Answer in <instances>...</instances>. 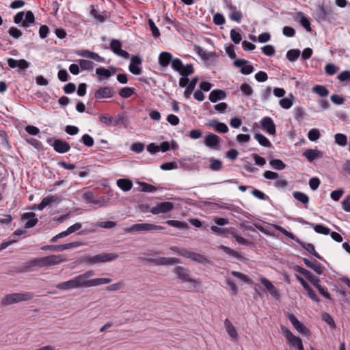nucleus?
<instances>
[{
	"label": "nucleus",
	"instance_id": "e2e57ef3",
	"mask_svg": "<svg viewBox=\"0 0 350 350\" xmlns=\"http://www.w3.org/2000/svg\"><path fill=\"white\" fill-rule=\"evenodd\" d=\"M261 49L262 53L267 56H272L275 53V49L272 45L264 46Z\"/></svg>",
	"mask_w": 350,
	"mask_h": 350
},
{
	"label": "nucleus",
	"instance_id": "9b49d317",
	"mask_svg": "<svg viewBox=\"0 0 350 350\" xmlns=\"http://www.w3.org/2000/svg\"><path fill=\"white\" fill-rule=\"evenodd\" d=\"M114 94V90L111 87H102L94 93V97L96 100H100L104 98H111Z\"/></svg>",
	"mask_w": 350,
	"mask_h": 350
},
{
	"label": "nucleus",
	"instance_id": "5701e85b",
	"mask_svg": "<svg viewBox=\"0 0 350 350\" xmlns=\"http://www.w3.org/2000/svg\"><path fill=\"white\" fill-rule=\"evenodd\" d=\"M303 261L305 265L312 269L314 271H315L317 274H322L323 272V267L321 264L317 261L313 262L309 260L308 258H303Z\"/></svg>",
	"mask_w": 350,
	"mask_h": 350
},
{
	"label": "nucleus",
	"instance_id": "473e14b6",
	"mask_svg": "<svg viewBox=\"0 0 350 350\" xmlns=\"http://www.w3.org/2000/svg\"><path fill=\"white\" fill-rule=\"evenodd\" d=\"M309 225L314 228L317 233L323 234L325 235H327L330 233V229L321 224H309Z\"/></svg>",
	"mask_w": 350,
	"mask_h": 350
},
{
	"label": "nucleus",
	"instance_id": "f03ea898",
	"mask_svg": "<svg viewBox=\"0 0 350 350\" xmlns=\"http://www.w3.org/2000/svg\"><path fill=\"white\" fill-rule=\"evenodd\" d=\"M67 259L62 255L51 254L44 257L36 258L27 262L21 268L23 271H30L34 267L42 268L44 267H51L59 265L61 262H66Z\"/></svg>",
	"mask_w": 350,
	"mask_h": 350
},
{
	"label": "nucleus",
	"instance_id": "3c124183",
	"mask_svg": "<svg viewBox=\"0 0 350 350\" xmlns=\"http://www.w3.org/2000/svg\"><path fill=\"white\" fill-rule=\"evenodd\" d=\"M308 137L310 141H316L320 137L319 131L317 129H312L309 131Z\"/></svg>",
	"mask_w": 350,
	"mask_h": 350
},
{
	"label": "nucleus",
	"instance_id": "a19ab883",
	"mask_svg": "<svg viewBox=\"0 0 350 350\" xmlns=\"http://www.w3.org/2000/svg\"><path fill=\"white\" fill-rule=\"evenodd\" d=\"M270 165L275 170H282L286 167V165L280 159H272L269 161Z\"/></svg>",
	"mask_w": 350,
	"mask_h": 350
},
{
	"label": "nucleus",
	"instance_id": "f8f14e48",
	"mask_svg": "<svg viewBox=\"0 0 350 350\" xmlns=\"http://www.w3.org/2000/svg\"><path fill=\"white\" fill-rule=\"evenodd\" d=\"M122 44L118 40H112L110 43L111 50L116 55L124 58L128 59L129 57V53L124 50H122Z\"/></svg>",
	"mask_w": 350,
	"mask_h": 350
},
{
	"label": "nucleus",
	"instance_id": "a211bd4d",
	"mask_svg": "<svg viewBox=\"0 0 350 350\" xmlns=\"http://www.w3.org/2000/svg\"><path fill=\"white\" fill-rule=\"evenodd\" d=\"M261 125L263 130L266 131L270 135L275 134V125L269 117H265L261 120Z\"/></svg>",
	"mask_w": 350,
	"mask_h": 350
},
{
	"label": "nucleus",
	"instance_id": "052dcab7",
	"mask_svg": "<svg viewBox=\"0 0 350 350\" xmlns=\"http://www.w3.org/2000/svg\"><path fill=\"white\" fill-rule=\"evenodd\" d=\"M273 227L275 229L278 230L279 232H282L285 236L288 237V238L291 239H295V236L293 233L287 231L285 228L283 227L278 226V225H273Z\"/></svg>",
	"mask_w": 350,
	"mask_h": 350
},
{
	"label": "nucleus",
	"instance_id": "864d4df0",
	"mask_svg": "<svg viewBox=\"0 0 350 350\" xmlns=\"http://www.w3.org/2000/svg\"><path fill=\"white\" fill-rule=\"evenodd\" d=\"M172 68L180 73L183 68V64L180 59L176 58L172 61Z\"/></svg>",
	"mask_w": 350,
	"mask_h": 350
},
{
	"label": "nucleus",
	"instance_id": "f257e3e1",
	"mask_svg": "<svg viewBox=\"0 0 350 350\" xmlns=\"http://www.w3.org/2000/svg\"><path fill=\"white\" fill-rule=\"evenodd\" d=\"M95 275L94 271L89 270L82 274L78 275L75 278L60 282L56 285V288L60 290H71L79 288H90L102 284H107L111 282L110 278H94L91 277Z\"/></svg>",
	"mask_w": 350,
	"mask_h": 350
},
{
	"label": "nucleus",
	"instance_id": "de8ad7c7",
	"mask_svg": "<svg viewBox=\"0 0 350 350\" xmlns=\"http://www.w3.org/2000/svg\"><path fill=\"white\" fill-rule=\"evenodd\" d=\"M141 186V191L143 192H154L157 191V188L148 183L138 182Z\"/></svg>",
	"mask_w": 350,
	"mask_h": 350
},
{
	"label": "nucleus",
	"instance_id": "a18cd8bd",
	"mask_svg": "<svg viewBox=\"0 0 350 350\" xmlns=\"http://www.w3.org/2000/svg\"><path fill=\"white\" fill-rule=\"evenodd\" d=\"M78 63L82 70H92L94 68L93 62L86 59H79Z\"/></svg>",
	"mask_w": 350,
	"mask_h": 350
},
{
	"label": "nucleus",
	"instance_id": "c9c22d12",
	"mask_svg": "<svg viewBox=\"0 0 350 350\" xmlns=\"http://www.w3.org/2000/svg\"><path fill=\"white\" fill-rule=\"evenodd\" d=\"M209 161V167L213 171H218L223 167L222 162L217 159L211 158Z\"/></svg>",
	"mask_w": 350,
	"mask_h": 350
},
{
	"label": "nucleus",
	"instance_id": "c03bdc74",
	"mask_svg": "<svg viewBox=\"0 0 350 350\" xmlns=\"http://www.w3.org/2000/svg\"><path fill=\"white\" fill-rule=\"evenodd\" d=\"M299 15L300 16V20L299 22L301 25L309 32L312 31L311 27H310V22L308 18H306L302 13H299Z\"/></svg>",
	"mask_w": 350,
	"mask_h": 350
},
{
	"label": "nucleus",
	"instance_id": "dca6fc26",
	"mask_svg": "<svg viewBox=\"0 0 350 350\" xmlns=\"http://www.w3.org/2000/svg\"><path fill=\"white\" fill-rule=\"evenodd\" d=\"M204 143L208 148L218 149L220 137L215 134L210 133L204 138Z\"/></svg>",
	"mask_w": 350,
	"mask_h": 350
},
{
	"label": "nucleus",
	"instance_id": "69168bd1",
	"mask_svg": "<svg viewBox=\"0 0 350 350\" xmlns=\"http://www.w3.org/2000/svg\"><path fill=\"white\" fill-rule=\"evenodd\" d=\"M8 33L14 38H18L22 36L21 31L14 27L9 29Z\"/></svg>",
	"mask_w": 350,
	"mask_h": 350
},
{
	"label": "nucleus",
	"instance_id": "f3484780",
	"mask_svg": "<svg viewBox=\"0 0 350 350\" xmlns=\"http://www.w3.org/2000/svg\"><path fill=\"white\" fill-rule=\"evenodd\" d=\"M224 326L228 336L230 337L233 342H237L239 340V335L235 327L231 323L228 319L224 321Z\"/></svg>",
	"mask_w": 350,
	"mask_h": 350
},
{
	"label": "nucleus",
	"instance_id": "c85d7f7f",
	"mask_svg": "<svg viewBox=\"0 0 350 350\" xmlns=\"http://www.w3.org/2000/svg\"><path fill=\"white\" fill-rule=\"evenodd\" d=\"M260 280L261 283L264 285V286L269 291L271 295L273 296L278 295V292L269 280H268L267 278L264 277L260 278Z\"/></svg>",
	"mask_w": 350,
	"mask_h": 350
},
{
	"label": "nucleus",
	"instance_id": "aec40b11",
	"mask_svg": "<svg viewBox=\"0 0 350 350\" xmlns=\"http://www.w3.org/2000/svg\"><path fill=\"white\" fill-rule=\"evenodd\" d=\"M303 154L309 162H312L314 160L323 157V152L316 149H307Z\"/></svg>",
	"mask_w": 350,
	"mask_h": 350
},
{
	"label": "nucleus",
	"instance_id": "58836bf2",
	"mask_svg": "<svg viewBox=\"0 0 350 350\" xmlns=\"http://www.w3.org/2000/svg\"><path fill=\"white\" fill-rule=\"evenodd\" d=\"M334 139L335 142L340 146H345L347 144V137L344 134L336 133L334 135Z\"/></svg>",
	"mask_w": 350,
	"mask_h": 350
},
{
	"label": "nucleus",
	"instance_id": "b1692460",
	"mask_svg": "<svg viewBox=\"0 0 350 350\" xmlns=\"http://www.w3.org/2000/svg\"><path fill=\"white\" fill-rule=\"evenodd\" d=\"M226 97V93L221 90H213L209 94V100L212 103H216L217 100H223Z\"/></svg>",
	"mask_w": 350,
	"mask_h": 350
},
{
	"label": "nucleus",
	"instance_id": "7ed1b4c3",
	"mask_svg": "<svg viewBox=\"0 0 350 350\" xmlns=\"http://www.w3.org/2000/svg\"><path fill=\"white\" fill-rule=\"evenodd\" d=\"M33 293L31 292L14 293L7 294L1 299V305L3 306L18 304L21 301L31 300L33 298Z\"/></svg>",
	"mask_w": 350,
	"mask_h": 350
},
{
	"label": "nucleus",
	"instance_id": "0e129e2a",
	"mask_svg": "<svg viewBox=\"0 0 350 350\" xmlns=\"http://www.w3.org/2000/svg\"><path fill=\"white\" fill-rule=\"evenodd\" d=\"M231 274L232 275L239 278L241 280H242L243 282H244L245 283H250L251 282V280L247 277V275H244L242 273H240V272H238V271H232L231 272Z\"/></svg>",
	"mask_w": 350,
	"mask_h": 350
},
{
	"label": "nucleus",
	"instance_id": "7c9ffc66",
	"mask_svg": "<svg viewBox=\"0 0 350 350\" xmlns=\"http://www.w3.org/2000/svg\"><path fill=\"white\" fill-rule=\"evenodd\" d=\"M35 22L34 14L31 11H27L25 14V18L22 23L21 26L23 27L27 28L29 27L31 25L33 24Z\"/></svg>",
	"mask_w": 350,
	"mask_h": 350
},
{
	"label": "nucleus",
	"instance_id": "9d476101",
	"mask_svg": "<svg viewBox=\"0 0 350 350\" xmlns=\"http://www.w3.org/2000/svg\"><path fill=\"white\" fill-rule=\"evenodd\" d=\"M174 208V204L170 202H159L150 209V213L153 215L166 213L172 211Z\"/></svg>",
	"mask_w": 350,
	"mask_h": 350
},
{
	"label": "nucleus",
	"instance_id": "4be33fe9",
	"mask_svg": "<svg viewBox=\"0 0 350 350\" xmlns=\"http://www.w3.org/2000/svg\"><path fill=\"white\" fill-rule=\"evenodd\" d=\"M207 126L213 128L217 132L226 133L228 131L227 125L217 120H211L206 124Z\"/></svg>",
	"mask_w": 350,
	"mask_h": 350
},
{
	"label": "nucleus",
	"instance_id": "c756f323",
	"mask_svg": "<svg viewBox=\"0 0 350 350\" xmlns=\"http://www.w3.org/2000/svg\"><path fill=\"white\" fill-rule=\"evenodd\" d=\"M198 79L197 77L193 78L190 82L187 85V88L184 92V96L189 98L191 96V94L194 90L197 83H198Z\"/></svg>",
	"mask_w": 350,
	"mask_h": 350
},
{
	"label": "nucleus",
	"instance_id": "1a4fd4ad",
	"mask_svg": "<svg viewBox=\"0 0 350 350\" xmlns=\"http://www.w3.org/2000/svg\"><path fill=\"white\" fill-rule=\"evenodd\" d=\"M181 256L204 265L209 262L208 260L202 254L187 250L182 251Z\"/></svg>",
	"mask_w": 350,
	"mask_h": 350
},
{
	"label": "nucleus",
	"instance_id": "2f4dec72",
	"mask_svg": "<svg viewBox=\"0 0 350 350\" xmlns=\"http://www.w3.org/2000/svg\"><path fill=\"white\" fill-rule=\"evenodd\" d=\"M293 196L297 200L299 201L304 205H307L309 202V197L304 193L301 191H295Z\"/></svg>",
	"mask_w": 350,
	"mask_h": 350
},
{
	"label": "nucleus",
	"instance_id": "72a5a7b5",
	"mask_svg": "<svg viewBox=\"0 0 350 350\" xmlns=\"http://www.w3.org/2000/svg\"><path fill=\"white\" fill-rule=\"evenodd\" d=\"M312 92L321 97H325L329 94V90L323 85H317L312 88Z\"/></svg>",
	"mask_w": 350,
	"mask_h": 350
},
{
	"label": "nucleus",
	"instance_id": "a878e982",
	"mask_svg": "<svg viewBox=\"0 0 350 350\" xmlns=\"http://www.w3.org/2000/svg\"><path fill=\"white\" fill-rule=\"evenodd\" d=\"M172 55L168 52H162L159 57V63L163 67H167L172 61Z\"/></svg>",
	"mask_w": 350,
	"mask_h": 350
},
{
	"label": "nucleus",
	"instance_id": "bb28decb",
	"mask_svg": "<svg viewBox=\"0 0 350 350\" xmlns=\"http://www.w3.org/2000/svg\"><path fill=\"white\" fill-rule=\"evenodd\" d=\"M117 185L124 191H128L132 189L133 183L129 179L122 178L117 180Z\"/></svg>",
	"mask_w": 350,
	"mask_h": 350
},
{
	"label": "nucleus",
	"instance_id": "8fccbe9b",
	"mask_svg": "<svg viewBox=\"0 0 350 350\" xmlns=\"http://www.w3.org/2000/svg\"><path fill=\"white\" fill-rule=\"evenodd\" d=\"M113 119V117L109 114H101L99 117L100 121L106 126L112 125Z\"/></svg>",
	"mask_w": 350,
	"mask_h": 350
},
{
	"label": "nucleus",
	"instance_id": "37998d69",
	"mask_svg": "<svg viewBox=\"0 0 350 350\" xmlns=\"http://www.w3.org/2000/svg\"><path fill=\"white\" fill-rule=\"evenodd\" d=\"M165 223L171 226H174L178 228H187L188 225L187 223L178 221V220H167Z\"/></svg>",
	"mask_w": 350,
	"mask_h": 350
},
{
	"label": "nucleus",
	"instance_id": "338daca9",
	"mask_svg": "<svg viewBox=\"0 0 350 350\" xmlns=\"http://www.w3.org/2000/svg\"><path fill=\"white\" fill-rule=\"evenodd\" d=\"M213 22L217 25H223L225 23V18L221 14L217 13L213 16Z\"/></svg>",
	"mask_w": 350,
	"mask_h": 350
},
{
	"label": "nucleus",
	"instance_id": "cd10ccee",
	"mask_svg": "<svg viewBox=\"0 0 350 350\" xmlns=\"http://www.w3.org/2000/svg\"><path fill=\"white\" fill-rule=\"evenodd\" d=\"M47 206L53 205V204H59L63 198L60 196L54 195V196H49L42 199Z\"/></svg>",
	"mask_w": 350,
	"mask_h": 350
},
{
	"label": "nucleus",
	"instance_id": "0eeeda50",
	"mask_svg": "<svg viewBox=\"0 0 350 350\" xmlns=\"http://www.w3.org/2000/svg\"><path fill=\"white\" fill-rule=\"evenodd\" d=\"M47 142L59 153L67 152L70 148V144L63 139L49 138Z\"/></svg>",
	"mask_w": 350,
	"mask_h": 350
},
{
	"label": "nucleus",
	"instance_id": "680f3d73",
	"mask_svg": "<svg viewBox=\"0 0 350 350\" xmlns=\"http://www.w3.org/2000/svg\"><path fill=\"white\" fill-rule=\"evenodd\" d=\"M279 103L281 107L285 109L291 108L293 105V101L288 98H282Z\"/></svg>",
	"mask_w": 350,
	"mask_h": 350
},
{
	"label": "nucleus",
	"instance_id": "393cba45",
	"mask_svg": "<svg viewBox=\"0 0 350 350\" xmlns=\"http://www.w3.org/2000/svg\"><path fill=\"white\" fill-rule=\"evenodd\" d=\"M116 72V68L113 66L109 67V69H106L105 68H98L96 69V74L105 78L110 77L115 75Z\"/></svg>",
	"mask_w": 350,
	"mask_h": 350
},
{
	"label": "nucleus",
	"instance_id": "79ce46f5",
	"mask_svg": "<svg viewBox=\"0 0 350 350\" xmlns=\"http://www.w3.org/2000/svg\"><path fill=\"white\" fill-rule=\"evenodd\" d=\"M194 51L203 59H208L213 56V53H208L204 49L198 45L194 46Z\"/></svg>",
	"mask_w": 350,
	"mask_h": 350
},
{
	"label": "nucleus",
	"instance_id": "bf43d9fd",
	"mask_svg": "<svg viewBox=\"0 0 350 350\" xmlns=\"http://www.w3.org/2000/svg\"><path fill=\"white\" fill-rule=\"evenodd\" d=\"M144 149V144L141 142L133 143L131 146V150L135 152L140 153Z\"/></svg>",
	"mask_w": 350,
	"mask_h": 350
},
{
	"label": "nucleus",
	"instance_id": "603ef678",
	"mask_svg": "<svg viewBox=\"0 0 350 350\" xmlns=\"http://www.w3.org/2000/svg\"><path fill=\"white\" fill-rule=\"evenodd\" d=\"M338 70V68L333 64H327L325 66V71L328 75H333Z\"/></svg>",
	"mask_w": 350,
	"mask_h": 350
},
{
	"label": "nucleus",
	"instance_id": "13d9d810",
	"mask_svg": "<svg viewBox=\"0 0 350 350\" xmlns=\"http://www.w3.org/2000/svg\"><path fill=\"white\" fill-rule=\"evenodd\" d=\"M81 142L88 147H92L94 145V139L88 134H85L82 136Z\"/></svg>",
	"mask_w": 350,
	"mask_h": 350
},
{
	"label": "nucleus",
	"instance_id": "2eb2a0df",
	"mask_svg": "<svg viewBox=\"0 0 350 350\" xmlns=\"http://www.w3.org/2000/svg\"><path fill=\"white\" fill-rule=\"evenodd\" d=\"M287 317L288 320L291 321V324L294 327V328L297 332L304 334H306L308 332L306 327L301 322H300L294 314L291 313H288Z\"/></svg>",
	"mask_w": 350,
	"mask_h": 350
},
{
	"label": "nucleus",
	"instance_id": "49530a36",
	"mask_svg": "<svg viewBox=\"0 0 350 350\" xmlns=\"http://www.w3.org/2000/svg\"><path fill=\"white\" fill-rule=\"evenodd\" d=\"M240 90L244 96H250L253 94L252 88L247 83H243L240 86Z\"/></svg>",
	"mask_w": 350,
	"mask_h": 350
},
{
	"label": "nucleus",
	"instance_id": "6e6552de",
	"mask_svg": "<svg viewBox=\"0 0 350 350\" xmlns=\"http://www.w3.org/2000/svg\"><path fill=\"white\" fill-rule=\"evenodd\" d=\"M82 243L79 241L72 242L66 244L62 245H44L41 247L42 250L44 251H63L68 249H71L72 247L81 246Z\"/></svg>",
	"mask_w": 350,
	"mask_h": 350
},
{
	"label": "nucleus",
	"instance_id": "e433bc0d",
	"mask_svg": "<svg viewBox=\"0 0 350 350\" xmlns=\"http://www.w3.org/2000/svg\"><path fill=\"white\" fill-rule=\"evenodd\" d=\"M300 245L306 250L309 253L314 255L315 257L321 259V256L319 254L315 251L314 246L311 243H304V242H300Z\"/></svg>",
	"mask_w": 350,
	"mask_h": 350
},
{
	"label": "nucleus",
	"instance_id": "09e8293b",
	"mask_svg": "<svg viewBox=\"0 0 350 350\" xmlns=\"http://www.w3.org/2000/svg\"><path fill=\"white\" fill-rule=\"evenodd\" d=\"M193 72L194 69L192 64H187L186 66L183 65V68H182V71L180 72V74L183 77H187Z\"/></svg>",
	"mask_w": 350,
	"mask_h": 350
},
{
	"label": "nucleus",
	"instance_id": "6e6d98bb",
	"mask_svg": "<svg viewBox=\"0 0 350 350\" xmlns=\"http://www.w3.org/2000/svg\"><path fill=\"white\" fill-rule=\"evenodd\" d=\"M148 25L150 27V29L152 31V36L155 38H158L160 36V32L158 28L156 27L152 19L148 20Z\"/></svg>",
	"mask_w": 350,
	"mask_h": 350
},
{
	"label": "nucleus",
	"instance_id": "4468645a",
	"mask_svg": "<svg viewBox=\"0 0 350 350\" xmlns=\"http://www.w3.org/2000/svg\"><path fill=\"white\" fill-rule=\"evenodd\" d=\"M174 273L177 275L178 278L185 282H188L192 284H199L196 280L190 278L189 273L187 271L183 268V267H177L174 269Z\"/></svg>",
	"mask_w": 350,
	"mask_h": 350
},
{
	"label": "nucleus",
	"instance_id": "412c9836",
	"mask_svg": "<svg viewBox=\"0 0 350 350\" xmlns=\"http://www.w3.org/2000/svg\"><path fill=\"white\" fill-rule=\"evenodd\" d=\"M21 219L23 220H28L25 224V228H32L38 223V219L36 218V214L32 212L23 213L21 216Z\"/></svg>",
	"mask_w": 350,
	"mask_h": 350
},
{
	"label": "nucleus",
	"instance_id": "4c0bfd02",
	"mask_svg": "<svg viewBox=\"0 0 350 350\" xmlns=\"http://www.w3.org/2000/svg\"><path fill=\"white\" fill-rule=\"evenodd\" d=\"M301 52L299 49H291L286 53V57L290 62H295L300 56Z\"/></svg>",
	"mask_w": 350,
	"mask_h": 350
},
{
	"label": "nucleus",
	"instance_id": "6ab92c4d",
	"mask_svg": "<svg viewBox=\"0 0 350 350\" xmlns=\"http://www.w3.org/2000/svg\"><path fill=\"white\" fill-rule=\"evenodd\" d=\"M8 64L11 68L18 67L21 70H26L29 66V62L25 59L16 60L12 58L8 59Z\"/></svg>",
	"mask_w": 350,
	"mask_h": 350
},
{
	"label": "nucleus",
	"instance_id": "774afa93",
	"mask_svg": "<svg viewBox=\"0 0 350 350\" xmlns=\"http://www.w3.org/2000/svg\"><path fill=\"white\" fill-rule=\"evenodd\" d=\"M343 209L347 212H350V195L347 196L342 202Z\"/></svg>",
	"mask_w": 350,
	"mask_h": 350
},
{
	"label": "nucleus",
	"instance_id": "20e7f679",
	"mask_svg": "<svg viewBox=\"0 0 350 350\" xmlns=\"http://www.w3.org/2000/svg\"><path fill=\"white\" fill-rule=\"evenodd\" d=\"M139 260L142 263L153 264L157 266L173 265L179 262L178 260L176 258L158 257L153 258L148 257H140Z\"/></svg>",
	"mask_w": 350,
	"mask_h": 350
},
{
	"label": "nucleus",
	"instance_id": "f704fd0d",
	"mask_svg": "<svg viewBox=\"0 0 350 350\" xmlns=\"http://www.w3.org/2000/svg\"><path fill=\"white\" fill-rule=\"evenodd\" d=\"M254 138L258 142V143L265 147H271V144L269 140L263 135L260 133H256L254 135Z\"/></svg>",
	"mask_w": 350,
	"mask_h": 350
},
{
	"label": "nucleus",
	"instance_id": "ea45409f",
	"mask_svg": "<svg viewBox=\"0 0 350 350\" xmlns=\"http://www.w3.org/2000/svg\"><path fill=\"white\" fill-rule=\"evenodd\" d=\"M135 93V89L129 87L122 88L119 91V95L124 98L131 97Z\"/></svg>",
	"mask_w": 350,
	"mask_h": 350
},
{
	"label": "nucleus",
	"instance_id": "39448f33",
	"mask_svg": "<svg viewBox=\"0 0 350 350\" xmlns=\"http://www.w3.org/2000/svg\"><path fill=\"white\" fill-rule=\"evenodd\" d=\"M118 255L113 253H103L92 256H88L86 262L94 265L100 262H107L116 260Z\"/></svg>",
	"mask_w": 350,
	"mask_h": 350
},
{
	"label": "nucleus",
	"instance_id": "ddd939ff",
	"mask_svg": "<svg viewBox=\"0 0 350 350\" xmlns=\"http://www.w3.org/2000/svg\"><path fill=\"white\" fill-rule=\"evenodd\" d=\"M142 59L139 56H132L129 67V71L135 75H140L142 73V68L139 66L142 64Z\"/></svg>",
	"mask_w": 350,
	"mask_h": 350
},
{
	"label": "nucleus",
	"instance_id": "4d7b16f0",
	"mask_svg": "<svg viewBox=\"0 0 350 350\" xmlns=\"http://www.w3.org/2000/svg\"><path fill=\"white\" fill-rule=\"evenodd\" d=\"M219 248L222 250L225 253L231 255L235 258H239L240 257V254L237 252L234 251L233 250L227 246L220 245Z\"/></svg>",
	"mask_w": 350,
	"mask_h": 350
},
{
	"label": "nucleus",
	"instance_id": "423d86ee",
	"mask_svg": "<svg viewBox=\"0 0 350 350\" xmlns=\"http://www.w3.org/2000/svg\"><path fill=\"white\" fill-rule=\"evenodd\" d=\"M165 228L162 226L154 225L152 224H136L131 226L130 228H126L124 230L127 233H131L137 231H152L163 230Z\"/></svg>",
	"mask_w": 350,
	"mask_h": 350
},
{
	"label": "nucleus",
	"instance_id": "5fc2aeb1",
	"mask_svg": "<svg viewBox=\"0 0 350 350\" xmlns=\"http://www.w3.org/2000/svg\"><path fill=\"white\" fill-rule=\"evenodd\" d=\"M230 38L235 44H239L241 41L242 37L239 31L232 29L230 31Z\"/></svg>",
	"mask_w": 350,
	"mask_h": 350
}]
</instances>
